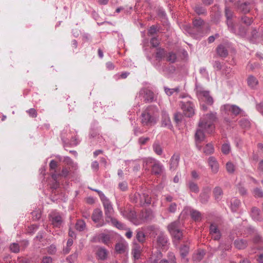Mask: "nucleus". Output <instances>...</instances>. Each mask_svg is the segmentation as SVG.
<instances>
[{"label": "nucleus", "instance_id": "f8f14e48", "mask_svg": "<svg viewBox=\"0 0 263 263\" xmlns=\"http://www.w3.org/2000/svg\"><path fill=\"white\" fill-rule=\"evenodd\" d=\"M122 214L136 225H139L141 223V220H138L135 218V213L134 212L130 211L129 213H127V211H124Z\"/></svg>", "mask_w": 263, "mask_h": 263}, {"label": "nucleus", "instance_id": "e2e57ef3", "mask_svg": "<svg viewBox=\"0 0 263 263\" xmlns=\"http://www.w3.org/2000/svg\"><path fill=\"white\" fill-rule=\"evenodd\" d=\"M157 31V28L155 26H152L150 27V28L148 30V33L151 35H153L156 33Z\"/></svg>", "mask_w": 263, "mask_h": 263}, {"label": "nucleus", "instance_id": "aec40b11", "mask_svg": "<svg viewBox=\"0 0 263 263\" xmlns=\"http://www.w3.org/2000/svg\"><path fill=\"white\" fill-rule=\"evenodd\" d=\"M187 186L192 192L198 193L199 191L198 184L192 180H190L188 181L187 183Z\"/></svg>", "mask_w": 263, "mask_h": 263}, {"label": "nucleus", "instance_id": "c9c22d12", "mask_svg": "<svg viewBox=\"0 0 263 263\" xmlns=\"http://www.w3.org/2000/svg\"><path fill=\"white\" fill-rule=\"evenodd\" d=\"M86 227V224L85 222L82 220H79L77 221L76 224V229L79 231H83Z\"/></svg>", "mask_w": 263, "mask_h": 263}, {"label": "nucleus", "instance_id": "58836bf2", "mask_svg": "<svg viewBox=\"0 0 263 263\" xmlns=\"http://www.w3.org/2000/svg\"><path fill=\"white\" fill-rule=\"evenodd\" d=\"M164 90H165V93L168 96H171L175 92L176 93H178L180 91V88L179 87H177L175 88L171 89V88L165 87Z\"/></svg>", "mask_w": 263, "mask_h": 263}, {"label": "nucleus", "instance_id": "a19ab883", "mask_svg": "<svg viewBox=\"0 0 263 263\" xmlns=\"http://www.w3.org/2000/svg\"><path fill=\"white\" fill-rule=\"evenodd\" d=\"M143 197H140V202L141 204H150L151 203V197L148 195L143 194Z\"/></svg>", "mask_w": 263, "mask_h": 263}, {"label": "nucleus", "instance_id": "864d4df0", "mask_svg": "<svg viewBox=\"0 0 263 263\" xmlns=\"http://www.w3.org/2000/svg\"><path fill=\"white\" fill-rule=\"evenodd\" d=\"M150 42L152 46L154 47H156L159 45V41L157 37H153Z\"/></svg>", "mask_w": 263, "mask_h": 263}, {"label": "nucleus", "instance_id": "7ed1b4c3", "mask_svg": "<svg viewBox=\"0 0 263 263\" xmlns=\"http://www.w3.org/2000/svg\"><path fill=\"white\" fill-rule=\"evenodd\" d=\"M96 191L98 192L100 198L103 202V204L104 208L105 215L106 216V221L107 222H110L112 225L116 227L118 229H122L123 228V224L118 221L116 218L112 217L114 209L109 201L101 192L98 191L97 190H96Z\"/></svg>", "mask_w": 263, "mask_h": 263}, {"label": "nucleus", "instance_id": "4c0bfd02", "mask_svg": "<svg viewBox=\"0 0 263 263\" xmlns=\"http://www.w3.org/2000/svg\"><path fill=\"white\" fill-rule=\"evenodd\" d=\"M227 171L230 173L232 174L235 170V165L232 162H228L226 164Z\"/></svg>", "mask_w": 263, "mask_h": 263}, {"label": "nucleus", "instance_id": "09e8293b", "mask_svg": "<svg viewBox=\"0 0 263 263\" xmlns=\"http://www.w3.org/2000/svg\"><path fill=\"white\" fill-rule=\"evenodd\" d=\"M166 54L165 52V50L164 49L159 48L157 49V51L156 52V57L157 58H162L165 57Z\"/></svg>", "mask_w": 263, "mask_h": 263}, {"label": "nucleus", "instance_id": "6ab92c4d", "mask_svg": "<svg viewBox=\"0 0 263 263\" xmlns=\"http://www.w3.org/2000/svg\"><path fill=\"white\" fill-rule=\"evenodd\" d=\"M141 251L142 248L140 245L137 244L134 245L132 250V254L135 259H138L140 257Z\"/></svg>", "mask_w": 263, "mask_h": 263}, {"label": "nucleus", "instance_id": "72a5a7b5", "mask_svg": "<svg viewBox=\"0 0 263 263\" xmlns=\"http://www.w3.org/2000/svg\"><path fill=\"white\" fill-rule=\"evenodd\" d=\"M251 216L252 218L255 220H260V212L258 209L253 207L251 211Z\"/></svg>", "mask_w": 263, "mask_h": 263}, {"label": "nucleus", "instance_id": "473e14b6", "mask_svg": "<svg viewBox=\"0 0 263 263\" xmlns=\"http://www.w3.org/2000/svg\"><path fill=\"white\" fill-rule=\"evenodd\" d=\"M189 252V247L187 242L184 244L180 248V255L182 257H185Z\"/></svg>", "mask_w": 263, "mask_h": 263}, {"label": "nucleus", "instance_id": "0e129e2a", "mask_svg": "<svg viewBox=\"0 0 263 263\" xmlns=\"http://www.w3.org/2000/svg\"><path fill=\"white\" fill-rule=\"evenodd\" d=\"M52 259L50 257L45 256L43 257L42 260L43 263H52Z\"/></svg>", "mask_w": 263, "mask_h": 263}, {"label": "nucleus", "instance_id": "a211bd4d", "mask_svg": "<svg viewBox=\"0 0 263 263\" xmlns=\"http://www.w3.org/2000/svg\"><path fill=\"white\" fill-rule=\"evenodd\" d=\"M235 247L238 249H244L248 246V242L246 240L237 239L234 242Z\"/></svg>", "mask_w": 263, "mask_h": 263}, {"label": "nucleus", "instance_id": "f257e3e1", "mask_svg": "<svg viewBox=\"0 0 263 263\" xmlns=\"http://www.w3.org/2000/svg\"><path fill=\"white\" fill-rule=\"evenodd\" d=\"M215 120V115L213 113L204 115L200 119L198 124L199 128L197 130L195 135L196 145L199 150L201 148L199 143L203 141L205 138L203 130H204L209 134L213 133L215 129L214 122Z\"/></svg>", "mask_w": 263, "mask_h": 263}, {"label": "nucleus", "instance_id": "9b49d317", "mask_svg": "<svg viewBox=\"0 0 263 263\" xmlns=\"http://www.w3.org/2000/svg\"><path fill=\"white\" fill-rule=\"evenodd\" d=\"M162 171V165L158 161L156 160L152 166V173L155 175H160Z\"/></svg>", "mask_w": 263, "mask_h": 263}, {"label": "nucleus", "instance_id": "69168bd1", "mask_svg": "<svg viewBox=\"0 0 263 263\" xmlns=\"http://www.w3.org/2000/svg\"><path fill=\"white\" fill-rule=\"evenodd\" d=\"M164 120L162 121V124L165 126L169 125L170 124V120L169 118L167 117V115H165L164 116Z\"/></svg>", "mask_w": 263, "mask_h": 263}, {"label": "nucleus", "instance_id": "2eb2a0df", "mask_svg": "<svg viewBox=\"0 0 263 263\" xmlns=\"http://www.w3.org/2000/svg\"><path fill=\"white\" fill-rule=\"evenodd\" d=\"M211 189L209 187L204 188L200 195V201L202 203H206L209 198Z\"/></svg>", "mask_w": 263, "mask_h": 263}, {"label": "nucleus", "instance_id": "774afa93", "mask_svg": "<svg viewBox=\"0 0 263 263\" xmlns=\"http://www.w3.org/2000/svg\"><path fill=\"white\" fill-rule=\"evenodd\" d=\"M232 204L234 205L236 207L238 206L240 204V201L239 200H237L236 199H234L232 201Z\"/></svg>", "mask_w": 263, "mask_h": 263}, {"label": "nucleus", "instance_id": "cd10ccee", "mask_svg": "<svg viewBox=\"0 0 263 263\" xmlns=\"http://www.w3.org/2000/svg\"><path fill=\"white\" fill-rule=\"evenodd\" d=\"M225 108L235 115H238L240 112V109L236 105H227L225 106Z\"/></svg>", "mask_w": 263, "mask_h": 263}, {"label": "nucleus", "instance_id": "412c9836", "mask_svg": "<svg viewBox=\"0 0 263 263\" xmlns=\"http://www.w3.org/2000/svg\"><path fill=\"white\" fill-rule=\"evenodd\" d=\"M156 160L151 158H145L143 159V166L145 170H148L149 167L153 165Z\"/></svg>", "mask_w": 263, "mask_h": 263}, {"label": "nucleus", "instance_id": "f704fd0d", "mask_svg": "<svg viewBox=\"0 0 263 263\" xmlns=\"http://www.w3.org/2000/svg\"><path fill=\"white\" fill-rule=\"evenodd\" d=\"M166 61L171 63H174L176 61V54L173 52H169L165 55Z\"/></svg>", "mask_w": 263, "mask_h": 263}, {"label": "nucleus", "instance_id": "4468645a", "mask_svg": "<svg viewBox=\"0 0 263 263\" xmlns=\"http://www.w3.org/2000/svg\"><path fill=\"white\" fill-rule=\"evenodd\" d=\"M108 252L104 248H99L96 252V256L98 259L105 260L107 258Z\"/></svg>", "mask_w": 263, "mask_h": 263}, {"label": "nucleus", "instance_id": "423d86ee", "mask_svg": "<svg viewBox=\"0 0 263 263\" xmlns=\"http://www.w3.org/2000/svg\"><path fill=\"white\" fill-rule=\"evenodd\" d=\"M181 108L184 115L187 117H191L195 114L194 106L190 102L182 103Z\"/></svg>", "mask_w": 263, "mask_h": 263}, {"label": "nucleus", "instance_id": "39448f33", "mask_svg": "<svg viewBox=\"0 0 263 263\" xmlns=\"http://www.w3.org/2000/svg\"><path fill=\"white\" fill-rule=\"evenodd\" d=\"M180 222L176 221L170 223L167 229L175 241H179L182 237V232L180 229Z\"/></svg>", "mask_w": 263, "mask_h": 263}, {"label": "nucleus", "instance_id": "4d7b16f0", "mask_svg": "<svg viewBox=\"0 0 263 263\" xmlns=\"http://www.w3.org/2000/svg\"><path fill=\"white\" fill-rule=\"evenodd\" d=\"M27 112L31 117L35 118L37 116V112L35 109L31 108L27 111Z\"/></svg>", "mask_w": 263, "mask_h": 263}, {"label": "nucleus", "instance_id": "a878e982", "mask_svg": "<svg viewBox=\"0 0 263 263\" xmlns=\"http://www.w3.org/2000/svg\"><path fill=\"white\" fill-rule=\"evenodd\" d=\"M102 212L100 209L95 210L92 215V220L97 222L99 221L100 219L102 218Z\"/></svg>", "mask_w": 263, "mask_h": 263}, {"label": "nucleus", "instance_id": "b1692460", "mask_svg": "<svg viewBox=\"0 0 263 263\" xmlns=\"http://www.w3.org/2000/svg\"><path fill=\"white\" fill-rule=\"evenodd\" d=\"M213 194L216 200H221L223 195L222 189L219 186L215 187L213 190Z\"/></svg>", "mask_w": 263, "mask_h": 263}, {"label": "nucleus", "instance_id": "3c124183", "mask_svg": "<svg viewBox=\"0 0 263 263\" xmlns=\"http://www.w3.org/2000/svg\"><path fill=\"white\" fill-rule=\"evenodd\" d=\"M168 263H176V258L173 253L170 252L167 255Z\"/></svg>", "mask_w": 263, "mask_h": 263}, {"label": "nucleus", "instance_id": "c85d7f7f", "mask_svg": "<svg viewBox=\"0 0 263 263\" xmlns=\"http://www.w3.org/2000/svg\"><path fill=\"white\" fill-rule=\"evenodd\" d=\"M190 215L192 218L195 221H200L201 219V213L195 210H191L190 211Z\"/></svg>", "mask_w": 263, "mask_h": 263}, {"label": "nucleus", "instance_id": "ddd939ff", "mask_svg": "<svg viewBox=\"0 0 263 263\" xmlns=\"http://www.w3.org/2000/svg\"><path fill=\"white\" fill-rule=\"evenodd\" d=\"M51 217L52 224L54 227L60 228L62 223V219L61 216L58 214L50 215Z\"/></svg>", "mask_w": 263, "mask_h": 263}, {"label": "nucleus", "instance_id": "a18cd8bd", "mask_svg": "<svg viewBox=\"0 0 263 263\" xmlns=\"http://www.w3.org/2000/svg\"><path fill=\"white\" fill-rule=\"evenodd\" d=\"M221 151L224 154H228L230 151V145L228 143H224L222 145Z\"/></svg>", "mask_w": 263, "mask_h": 263}, {"label": "nucleus", "instance_id": "603ef678", "mask_svg": "<svg viewBox=\"0 0 263 263\" xmlns=\"http://www.w3.org/2000/svg\"><path fill=\"white\" fill-rule=\"evenodd\" d=\"M101 239L102 242L107 245H108L110 241V237L107 235L103 234L101 237Z\"/></svg>", "mask_w": 263, "mask_h": 263}, {"label": "nucleus", "instance_id": "7c9ffc66", "mask_svg": "<svg viewBox=\"0 0 263 263\" xmlns=\"http://www.w3.org/2000/svg\"><path fill=\"white\" fill-rule=\"evenodd\" d=\"M153 148L156 154L158 155H162L163 153V149L158 142L156 141L154 142L153 145Z\"/></svg>", "mask_w": 263, "mask_h": 263}, {"label": "nucleus", "instance_id": "ea45409f", "mask_svg": "<svg viewBox=\"0 0 263 263\" xmlns=\"http://www.w3.org/2000/svg\"><path fill=\"white\" fill-rule=\"evenodd\" d=\"M249 4L248 3H244L239 6V8L243 13H248L250 10V8L248 7Z\"/></svg>", "mask_w": 263, "mask_h": 263}, {"label": "nucleus", "instance_id": "dca6fc26", "mask_svg": "<svg viewBox=\"0 0 263 263\" xmlns=\"http://www.w3.org/2000/svg\"><path fill=\"white\" fill-rule=\"evenodd\" d=\"M180 159V156L178 154H174L170 160V169L175 170L178 166Z\"/></svg>", "mask_w": 263, "mask_h": 263}, {"label": "nucleus", "instance_id": "6e6552de", "mask_svg": "<svg viewBox=\"0 0 263 263\" xmlns=\"http://www.w3.org/2000/svg\"><path fill=\"white\" fill-rule=\"evenodd\" d=\"M208 162L212 172L214 174L217 173L219 170V163L216 159L214 157H210Z\"/></svg>", "mask_w": 263, "mask_h": 263}, {"label": "nucleus", "instance_id": "bb28decb", "mask_svg": "<svg viewBox=\"0 0 263 263\" xmlns=\"http://www.w3.org/2000/svg\"><path fill=\"white\" fill-rule=\"evenodd\" d=\"M217 53L221 57H226L228 52L227 50L223 45H219L217 48Z\"/></svg>", "mask_w": 263, "mask_h": 263}, {"label": "nucleus", "instance_id": "f03ea898", "mask_svg": "<svg viewBox=\"0 0 263 263\" xmlns=\"http://www.w3.org/2000/svg\"><path fill=\"white\" fill-rule=\"evenodd\" d=\"M140 118L143 126H150L155 124L159 118L158 108L153 106L147 107L142 113Z\"/></svg>", "mask_w": 263, "mask_h": 263}, {"label": "nucleus", "instance_id": "2f4dec72", "mask_svg": "<svg viewBox=\"0 0 263 263\" xmlns=\"http://www.w3.org/2000/svg\"><path fill=\"white\" fill-rule=\"evenodd\" d=\"M167 242V238L164 235L161 234L158 236L157 243L160 247H164Z\"/></svg>", "mask_w": 263, "mask_h": 263}, {"label": "nucleus", "instance_id": "c756f323", "mask_svg": "<svg viewBox=\"0 0 263 263\" xmlns=\"http://www.w3.org/2000/svg\"><path fill=\"white\" fill-rule=\"evenodd\" d=\"M126 245L123 242H119L115 246V250L118 253L122 254L125 252Z\"/></svg>", "mask_w": 263, "mask_h": 263}, {"label": "nucleus", "instance_id": "9d476101", "mask_svg": "<svg viewBox=\"0 0 263 263\" xmlns=\"http://www.w3.org/2000/svg\"><path fill=\"white\" fill-rule=\"evenodd\" d=\"M210 233L214 240H219L221 235L216 224L212 223L210 228Z\"/></svg>", "mask_w": 263, "mask_h": 263}, {"label": "nucleus", "instance_id": "8fccbe9b", "mask_svg": "<svg viewBox=\"0 0 263 263\" xmlns=\"http://www.w3.org/2000/svg\"><path fill=\"white\" fill-rule=\"evenodd\" d=\"M10 249L14 253H18L20 251L19 245L16 243H13L10 246Z\"/></svg>", "mask_w": 263, "mask_h": 263}, {"label": "nucleus", "instance_id": "bf43d9fd", "mask_svg": "<svg viewBox=\"0 0 263 263\" xmlns=\"http://www.w3.org/2000/svg\"><path fill=\"white\" fill-rule=\"evenodd\" d=\"M149 140V138L148 137H142L139 139V142L141 145H144Z\"/></svg>", "mask_w": 263, "mask_h": 263}, {"label": "nucleus", "instance_id": "052dcab7", "mask_svg": "<svg viewBox=\"0 0 263 263\" xmlns=\"http://www.w3.org/2000/svg\"><path fill=\"white\" fill-rule=\"evenodd\" d=\"M182 119V115L180 113H176L174 115V120L176 123H179Z\"/></svg>", "mask_w": 263, "mask_h": 263}, {"label": "nucleus", "instance_id": "13d9d810", "mask_svg": "<svg viewBox=\"0 0 263 263\" xmlns=\"http://www.w3.org/2000/svg\"><path fill=\"white\" fill-rule=\"evenodd\" d=\"M243 22L247 25H250L252 22V18L247 16H244L242 18Z\"/></svg>", "mask_w": 263, "mask_h": 263}, {"label": "nucleus", "instance_id": "6e6d98bb", "mask_svg": "<svg viewBox=\"0 0 263 263\" xmlns=\"http://www.w3.org/2000/svg\"><path fill=\"white\" fill-rule=\"evenodd\" d=\"M119 187L121 191H124L127 189V183L125 181L120 182L119 184Z\"/></svg>", "mask_w": 263, "mask_h": 263}, {"label": "nucleus", "instance_id": "c03bdc74", "mask_svg": "<svg viewBox=\"0 0 263 263\" xmlns=\"http://www.w3.org/2000/svg\"><path fill=\"white\" fill-rule=\"evenodd\" d=\"M194 27L198 28L199 27H201L203 24V21L202 20H201L200 18H196L193 22Z\"/></svg>", "mask_w": 263, "mask_h": 263}, {"label": "nucleus", "instance_id": "5fc2aeb1", "mask_svg": "<svg viewBox=\"0 0 263 263\" xmlns=\"http://www.w3.org/2000/svg\"><path fill=\"white\" fill-rule=\"evenodd\" d=\"M57 251L56 247L52 245L47 248V252L49 254H54Z\"/></svg>", "mask_w": 263, "mask_h": 263}, {"label": "nucleus", "instance_id": "79ce46f5", "mask_svg": "<svg viewBox=\"0 0 263 263\" xmlns=\"http://www.w3.org/2000/svg\"><path fill=\"white\" fill-rule=\"evenodd\" d=\"M58 164L57 162L54 160H52L49 163L50 171H52L51 173H56V169L58 167Z\"/></svg>", "mask_w": 263, "mask_h": 263}, {"label": "nucleus", "instance_id": "5701e85b", "mask_svg": "<svg viewBox=\"0 0 263 263\" xmlns=\"http://www.w3.org/2000/svg\"><path fill=\"white\" fill-rule=\"evenodd\" d=\"M248 85L251 88L255 87L258 84L257 79L253 76H249L247 79Z\"/></svg>", "mask_w": 263, "mask_h": 263}, {"label": "nucleus", "instance_id": "338daca9", "mask_svg": "<svg viewBox=\"0 0 263 263\" xmlns=\"http://www.w3.org/2000/svg\"><path fill=\"white\" fill-rule=\"evenodd\" d=\"M238 190L239 193L241 195H245L246 193V189L242 186L238 187Z\"/></svg>", "mask_w": 263, "mask_h": 263}, {"label": "nucleus", "instance_id": "4be33fe9", "mask_svg": "<svg viewBox=\"0 0 263 263\" xmlns=\"http://www.w3.org/2000/svg\"><path fill=\"white\" fill-rule=\"evenodd\" d=\"M141 217L143 220H150L153 217V212L149 209H146L142 212Z\"/></svg>", "mask_w": 263, "mask_h": 263}, {"label": "nucleus", "instance_id": "49530a36", "mask_svg": "<svg viewBox=\"0 0 263 263\" xmlns=\"http://www.w3.org/2000/svg\"><path fill=\"white\" fill-rule=\"evenodd\" d=\"M145 236L143 232L139 231L137 232L136 235V238L137 240L140 242H143L145 240Z\"/></svg>", "mask_w": 263, "mask_h": 263}, {"label": "nucleus", "instance_id": "e433bc0d", "mask_svg": "<svg viewBox=\"0 0 263 263\" xmlns=\"http://www.w3.org/2000/svg\"><path fill=\"white\" fill-rule=\"evenodd\" d=\"M204 252L203 251H199L196 254L193 255V259L195 261H200L203 257Z\"/></svg>", "mask_w": 263, "mask_h": 263}, {"label": "nucleus", "instance_id": "f3484780", "mask_svg": "<svg viewBox=\"0 0 263 263\" xmlns=\"http://www.w3.org/2000/svg\"><path fill=\"white\" fill-rule=\"evenodd\" d=\"M225 15L227 18V25L228 27L231 28V29L233 31V25L231 20V18L233 16V13L232 11L228 8H226Z\"/></svg>", "mask_w": 263, "mask_h": 263}, {"label": "nucleus", "instance_id": "393cba45", "mask_svg": "<svg viewBox=\"0 0 263 263\" xmlns=\"http://www.w3.org/2000/svg\"><path fill=\"white\" fill-rule=\"evenodd\" d=\"M214 152V147L212 143L206 144L203 148V153L206 155L212 154Z\"/></svg>", "mask_w": 263, "mask_h": 263}, {"label": "nucleus", "instance_id": "de8ad7c7", "mask_svg": "<svg viewBox=\"0 0 263 263\" xmlns=\"http://www.w3.org/2000/svg\"><path fill=\"white\" fill-rule=\"evenodd\" d=\"M194 10H195V11L198 14V15H201V14H203L205 13L206 12V10L205 9L202 7H200L199 6H195V8H194Z\"/></svg>", "mask_w": 263, "mask_h": 263}, {"label": "nucleus", "instance_id": "20e7f679", "mask_svg": "<svg viewBox=\"0 0 263 263\" xmlns=\"http://www.w3.org/2000/svg\"><path fill=\"white\" fill-rule=\"evenodd\" d=\"M64 162L66 164V166L63 167L61 173H52L51 175L52 178L55 181V184L53 185V187L56 188L59 184L57 182V180L60 177H67L70 172H71V168H73L75 167V164L72 162V160L69 157H66L64 158Z\"/></svg>", "mask_w": 263, "mask_h": 263}, {"label": "nucleus", "instance_id": "37998d69", "mask_svg": "<svg viewBox=\"0 0 263 263\" xmlns=\"http://www.w3.org/2000/svg\"><path fill=\"white\" fill-rule=\"evenodd\" d=\"M253 195L256 198H262L263 197V192L259 188H255L253 190Z\"/></svg>", "mask_w": 263, "mask_h": 263}, {"label": "nucleus", "instance_id": "0eeeda50", "mask_svg": "<svg viewBox=\"0 0 263 263\" xmlns=\"http://www.w3.org/2000/svg\"><path fill=\"white\" fill-rule=\"evenodd\" d=\"M197 93L199 98L208 105H212L213 103V98L210 96L209 92L205 90L198 89Z\"/></svg>", "mask_w": 263, "mask_h": 263}, {"label": "nucleus", "instance_id": "680f3d73", "mask_svg": "<svg viewBox=\"0 0 263 263\" xmlns=\"http://www.w3.org/2000/svg\"><path fill=\"white\" fill-rule=\"evenodd\" d=\"M177 208V205L175 203H171L168 208V211L170 212L174 213L175 212Z\"/></svg>", "mask_w": 263, "mask_h": 263}, {"label": "nucleus", "instance_id": "1a4fd4ad", "mask_svg": "<svg viewBox=\"0 0 263 263\" xmlns=\"http://www.w3.org/2000/svg\"><path fill=\"white\" fill-rule=\"evenodd\" d=\"M140 95L142 96L145 101H152L154 99L153 92L147 89H141L140 91Z\"/></svg>", "mask_w": 263, "mask_h": 263}]
</instances>
